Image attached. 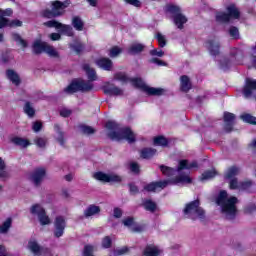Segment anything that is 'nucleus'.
<instances>
[{
    "mask_svg": "<svg viewBox=\"0 0 256 256\" xmlns=\"http://www.w3.org/2000/svg\"><path fill=\"white\" fill-rule=\"evenodd\" d=\"M197 168V162H189L187 160H180L177 170H174L171 167H167L165 165L160 166V171H162L163 175L166 177H172L170 180H163L159 182H151L144 186V191L148 193H157L159 191H163L165 187L168 185H182L191 183V177L187 174L189 169Z\"/></svg>",
    "mask_w": 256,
    "mask_h": 256,
    "instance_id": "nucleus-1",
    "label": "nucleus"
},
{
    "mask_svg": "<svg viewBox=\"0 0 256 256\" xmlns=\"http://www.w3.org/2000/svg\"><path fill=\"white\" fill-rule=\"evenodd\" d=\"M216 203L226 219H235V216L237 215V197L229 196L227 191L222 190L216 198Z\"/></svg>",
    "mask_w": 256,
    "mask_h": 256,
    "instance_id": "nucleus-2",
    "label": "nucleus"
},
{
    "mask_svg": "<svg viewBox=\"0 0 256 256\" xmlns=\"http://www.w3.org/2000/svg\"><path fill=\"white\" fill-rule=\"evenodd\" d=\"M115 81H120V83H132L133 87L141 89L147 95H155L157 97L164 95L165 89L155 88L146 85V83L141 78H128L127 74L123 72L116 73L114 75Z\"/></svg>",
    "mask_w": 256,
    "mask_h": 256,
    "instance_id": "nucleus-3",
    "label": "nucleus"
},
{
    "mask_svg": "<svg viewBox=\"0 0 256 256\" xmlns=\"http://www.w3.org/2000/svg\"><path fill=\"white\" fill-rule=\"evenodd\" d=\"M108 130V137L113 141H123L125 139L128 143H135V133L130 128H121L115 121H108L106 123Z\"/></svg>",
    "mask_w": 256,
    "mask_h": 256,
    "instance_id": "nucleus-4",
    "label": "nucleus"
},
{
    "mask_svg": "<svg viewBox=\"0 0 256 256\" xmlns=\"http://www.w3.org/2000/svg\"><path fill=\"white\" fill-rule=\"evenodd\" d=\"M239 173H241V170L237 168V166H232L226 171L225 177L230 181V189H238V191H247V189H249V187L253 185V182H238L237 179H235V177H237Z\"/></svg>",
    "mask_w": 256,
    "mask_h": 256,
    "instance_id": "nucleus-5",
    "label": "nucleus"
},
{
    "mask_svg": "<svg viewBox=\"0 0 256 256\" xmlns=\"http://www.w3.org/2000/svg\"><path fill=\"white\" fill-rule=\"evenodd\" d=\"M183 213L186 219H192V221H196V219L203 221V219H205V210L201 208V202H199V200L187 203L184 207Z\"/></svg>",
    "mask_w": 256,
    "mask_h": 256,
    "instance_id": "nucleus-6",
    "label": "nucleus"
},
{
    "mask_svg": "<svg viewBox=\"0 0 256 256\" xmlns=\"http://www.w3.org/2000/svg\"><path fill=\"white\" fill-rule=\"evenodd\" d=\"M243 61V51L234 48L230 51L229 58H221L219 61V67L222 71H229L233 65H241Z\"/></svg>",
    "mask_w": 256,
    "mask_h": 256,
    "instance_id": "nucleus-7",
    "label": "nucleus"
},
{
    "mask_svg": "<svg viewBox=\"0 0 256 256\" xmlns=\"http://www.w3.org/2000/svg\"><path fill=\"white\" fill-rule=\"evenodd\" d=\"M70 1L66 0L65 2L55 1L51 3V10L46 9L42 11V17L47 19H53V17H59L65 13V9L69 7Z\"/></svg>",
    "mask_w": 256,
    "mask_h": 256,
    "instance_id": "nucleus-8",
    "label": "nucleus"
},
{
    "mask_svg": "<svg viewBox=\"0 0 256 256\" xmlns=\"http://www.w3.org/2000/svg\"><path fill=\"white\" fill-rule=\"evenodd\" d=\"M226 10L228 12H217L216 13V21L217 23H229L231 19H239L241 12L239 11V8L235 4H230L226 7Z\"/></svg>",
    "mask_w": 256,
    "mask_h": 256,
    "instance_id": "nucleus-9",
    "label": "nucleus"
},
{
    "mask_svg": "<svg viewBox=\"0 0 256 256\" xmlns=\"http://www.w3.org/2000/svg\"><path fill=\"white\" fill-rule=\"evenodd\" d=\"M33 49L34 53H46L48 57H53L54 59L59 57V52L55 47L46 42H41V40H36L34 42Z\"/></svg>",
    "mask_w": 256,
    "mask_h": 256,
    "instance_id": "nucleus-10",
    "label": "nucleus"
},
{
    "mask_svg": "<svg viewBox=\"0 0 256 256\" xmlns=\"http://www.w3.org/2000/svg\"><path fill=\"white\" fill-rule=\"evenodd\" d=\"M11 15H13V10H11V8L6 10L0 9V29H3V27H21V25H23L21 20L9 21V19L5 18L11 17Z\"/></svg>",
    "mask_w": 256,
    "mask_h": 256,
    "instance_id": "nucleus-11",
    "label": "nucleus"
},
{
    "mask_svg": "<svg viewBox=\"0 0 256 256\" xmlns=\"http://www.w3.org/2000/svg\"><path fill=\"white\" fill-rule=\"evenodd\" d=\"M93 84L85 82L84 80H75L67 88L64 89L65 93L72 94L76 91H91Z\"/></svg>",
    "mask_w": 256,
    "mask_h": 256,
    "instance_id": "nucleus-12",
    "label": "nucleus"
},
{
    "mask_svg": "<svg viewBox=\"0 0 256 256\" xmlns=\"http://www.w3.org/2000/svg\"><path fill=\"white\" fill-rule=\"evenodd\" d=\"M166 11L168 13H172L174 15V23L178 29H183V25L187 23V17L185 15L181 14V8L179 6L175 5H168L166 6Z\"/></svg>",
    "mask_w": 256,
    "mask_h": 256,
    "instance_id": "nucleus-13",
    "label": "nucleus"
},
{
    "mask_svg": "<svg viewBox=\"0 0 256 256\" xmlns=\"http://www.w3.org/2000/svg\"><path fill=\"white\" fill-rule=\"evenodd\" d=\"M30 213L35 217H38L41 225L51 224V219L45 213V208H43V206H41L40 204H34L30 208Z\"/></svg>",
    "mask_w": 256,
    "mask_h": 256,
    "instance_id": "nucleus-14",
    "label": "nucleus"
},
{
    "mask_svg": "<svg viewBox=\"0 0 256 256\" xmlns=\"http://www.w3.org/2000/svg\"><path fill=\"white\" fill-rule=\"evenodd\" d=\"M46 27L54 28L67 35V37H73V27L70 25L62 24L61 22H57L55 20H50L44 23Z\"/></svg>",
    "mask_w": 256,
    "mask_h": 256,
    "instance_id": "nucleus-15",
    "label": "nucleus"
},
{
    "mask_svg": "<svg viewBox=\"0 0 256 256\" xmlns=\"http://www.w3.org/2000/svg\"><path fill=\"white\" fill-rule=\"evenodd\" d=\"M94 179L97 181H102V183H119L121 182V176L115 173H103V172H96L93 175Z\"/></svg>",
    "mask_w": 256,
    "mask_h": 256,
    "instance_id": "nucleus-16",
    "label": "nucleus"
},
{
    "mask_svg": "<svg viewBox=\"0 0 256 256\" xmlns=\"http://www.w3.org/2000/svg\"><path fill=\"white\" fill-rule=\"evenodd\" d=\"M28 249L34 256H51V250L39 246V243L35 240H30L28 242Z\"/></svg>",
    "mask_w": 256,
    "mask_h": 256,
    "instance_id": "nucleus-17",
    "label": "nucleus"
},
{
    "mask_svg": "<svg viewBox=\"0 0 256 256\" xmlns=\"http://www.w3.org/2000/svg\"><path fill=\"white\" fill-rule=\"evenodd\" d=\"M65 227H67V222H65V218L63 216H58L54 221V235L56 237H63V233H65Z\"/></svg>",
    "mask_w": 256,
    "mask_h": 256,
    "instance_id": "nucleus-18",
    "label": "nucleus"
},
{
    "mask_svg": "<svg viewBox=\"0 0 256 256\" xmlns=\"http://www.w3.org/2000/svg\"><path fill=\"white\" fill-rule=\"evenodd\" d=\"M45 175H47V171L45 168H37L30 175V181L36 186L41 185L43 183V179H45Z\"/></svg>",
    "mask_w": 256,
    "mask_h": 256,
    "instance_id": "nucleus-19",
    "label": "nucleus"
},
{
    "mask_svg": "<svg viewBox=\"0 0 256 256\" xmlns=\"http://www.w3.org/2000/svg\"><path fill=\"white\" fill-rule=\"evenodd\" d=\"M253 91H256V79L247 78L242 93L246 99H249L253 95Z\"/></svg>",
    "mask_w": 256,
    "mask_h": 256,
    "instance_id": "nucleus-20",
    "label": "nucleus"
},
{
    "mask_svg": "<svg viewBox=\"0 0 256 256\" xmlns=\"http://www.w3.org/2000/svg\"><path fill=\"white\" fill-rule=\"evenodd\" d=\"M103 91L106 95H112V96L123 95V90L121 88H119L109 82H106L103 85Z\"/></svg>",
    "mask_w": 256,
    "mask_h": 256,
    "instance_id": "nucleus-21",
    "label": "nucleus"
},
{
    "mask_svg": "<svg viewBox=\"0 0 256 256\" xmlns=\"http://www.w3.org/2000/svg\"><path fill=\"white\" fill-rule=\"evenodd\" d=\"M124 227H128L133 233H139L143 231V227L135 223L132 217H128L122 221Z\"/></svg>",
    "mask_w": 256,
    "mask_h": 256,
    "instance_id": "nucleus-22",
    "label": "nucleus"
},
{
    "mask_svg": "<svg viewBox=\"0 0 256 256\" xmlns=\"http://www.w3.org/2000/svg\"><path fill=\"white\" fill-rule=\"evenodd\" d=\"M206 48L208 49L210 55L216 57V55L219 53V40L216 38L209 40L206 42Z\"/></svg>",
    "mask_w": 256,
    "mask_h": 256,
    "instance_id": "nucleus-23",
    "label": "nucleus"
},
{
    "mask_svg": "<svg viewBox=\"0 0 256 256\" xmlns=\"http://www.w3.org/2000/svg\"><path fill=\"white\" fill-rule=\"evenodd\" d=\"M96 65L104 71H111L113 69V62L109 58H100L96 61Z\"/></svg>",
    "mask_w": 256,
    "mask_h": 256,
    "instance_id": "nucleus-24",
    "label": "nucleus"
},
{
    "mask_svg": "<svg viewBox=\"0 0 256 256\" xmlns=\"http://www.w3.org/2000/svg\"><path fill=\"white\" fill-rule=\"evenodd\" d=\"M12 225H13V218H11V217L6 218L0 224V233L2 235H6V233H9V229H11Z\"/></svg>",
    "mask_w": 256,
    "mask_h": 256,
    "instance_id": "nucleus-25",
    "label": "nucleus"
},
{
    "mask_svg": "<svg viewBox=\"0 0 256 256\" xmlns=\"http://www.w3.org/2000/svg\"><path fill=\"white\" fill-rule=\"evenodd\" d=\"M6 77L13 83V85H19L21 83V78L19 77V74L15 72L14 70H7L6 71Z\"/></svg>",
    "mask_w": 256,
    "mask_h": 256,
    "instance_id": "nucleus-26",
    "label": "nucleus"
},
{
    "mask_svg": "<svg viewBox=\"0 0 256 256\" xmlns=\"http://www.w3.org/2000/svg\"><path fill=\"white\" fill-rule=\"evenodd\" d=\"M162 251L159 249V247L155 245H149L144 250L145 256H159L161 255Z\"/></svg>",
    "mask_w": 256,
    "mask_h": 256,
    "instance_id": "nucleus-27",
    "label": "nucleus"
},
{
    "mask_svg": "<svg viewBox=\"0 0 256 256\" xmlns=\"http://www.w3.org/2000/svg\"><path fill=\"white\" fill-rule=\"evenodd\" d=\"M145 49V45L141 43H132L128 48L129 55H137L138 53H141Z\"/></svg>",
    "mask_w": 256,
    "mask_h": 256,
    "instance_id": "nucleus-28",
    "label": "nucleus"
},
{
    "mask_svg": "<svg viewBox=\"0 0 256 256\" xmlns=\"http://www.w3.org/2000/svg\"><path fill=\"white\" fill-rule=\"evenodd\" d=\"M101 213V208L96 205H90L84 211L85 217H93L95 215H99Z\"/></svg>",
    "mask_w": 256,
    "mask_h": 256,
    "instance_id": "nucleus-29",
    "label": "nucleus"
},
{
    "mask_svg": "<svg viewBox=\"0 0 256 256\" xmlns=\"http://www.w3.org/2000/svg\"><path fill=\"white\" fill-rule=\"evenodd\" d=\"M180 87H181V91H184V93H187V91L191 89V80L185 75L181 76Z\"/></svg>",
    "mask_w": 256,
    "mask_h": 256,
    "instance_id": "nucleus-30",
    "label": "nucleus"
},
{
    "mask_svg": "<svg viewBox=\"0 0 256 256\" xmlns=\"http://www.w3.org/2000/svg\"><path fill=\"white\" fill-rule=\"evenodd\" d=\"M83 69L86 72V75L90 81L97 80V73L95 72V69L91 68L89 64H84Z\"/></svg>",
    "mask_w": 256,
    "mask_h": 256,
    "instance_id": "nucleus-31",
    "label": "nucleus"
},
{
    "mask_svg": "<svg viewBox=\"0 0 256 256\" xmlns=\"http://www.w3.org/2000/svg\"><path fill=\"white\" fill-rule=\"evenodd\" d=\"M9 177H11V175L9 174V171L5 169V162L0 158V180L7 181Z\"/></svg>",
    "mask_w": 256,
    "mask_h": 256,
    "instance_id": "nucleus-32",
    "label": "nucleus"
},
{
    "mask_svg": "<svg viewBox=\"0 0 256 256\" xmlns=\"http://www.w3.org/2000/svg\"><path fill=\"white\" fill-rule=\"evenodd\" d=\"M54 129L56 131V141L62 146L65 145V135L61 131V128H59V125H55Z\"/></svg>",
    "mask_w": 256,
    "mask_h": 256,
    "instance_id": "nucleus-33",
    "label": "nucleus"
},
{
    "mask_svg": "<svg viewBox=\"0 0 256 256\" xmlns=\"http://www.w3.org/2000/svg\"><path fill=\"white\" fill-rule=\"evenodd\" d=\"M153 143L156 147H167L169 141L163 136L155 137Z\"/></svg>",
    "mask_w": 256,
    "mask_h": 256,
    "instance_id": "nucleus-34",
    "label": "nucleus"
},
{
    "mask_svg": "<svg viewBox=\"0 0 256 256\" xmlns=\"http://www.w3.org/2000/svg\"><path fill=\"white\" fill-rule=\"evenodd\" d=\"M12 143H14V145H18L19 147H29V145H31L29 140L20 137H14L12 139Z\"/></svg>",
    "mask_w": 256,
    "mask_h": 256,
    "instance_id": "nucleus-35",
    "label": "nucleus"
},
{
    "mask_svg": "<svg viewBox=\"0 0 256 256\" xmlns=\"http://www.w3.org/2000/svg\"><path fill=\"white\" fill-rule=\"evenodd\" d=\"M215 175H217V172L215 171V169L207 170L201 175L200 181H209V179H213Z\"/></svg>",
    "mask_w": 256,
    "mask_h": 256,
    "instance_id": "nucleus-36",
    "label": "nucleus"
},
{
    "mask_svg": "<svg viewBox=\"0 0 256 256\" xmlns=\"http://www.w3.org/2000/svg\"><path fill=\"white\" fill-rule=\"evenodd\" d=\"M155 153H157V150L152 149V148H144L141 151V157L143 159H151V157H153V155H155Z\"/></svg>",
    "mask_w": 256,
    "mask_h": 256,
    "instance_id": "nucleus-37",
    "label": "nucleus"
},
{
    "mask_svg": "<svg viewBox=\"0 0 256 256\" xmlns=\"http://www.w3.org/2000/svg\"><path fill=\"white\" fill-rule=\"evenodd\" d=\"M143 206L146 211H150V213H155V211H157V204L151 200L144 201Z\"/></svg>",
    "mask_w": 256,
    "mask_h": 256,
    "instance_id": "nucleus-38",
    "label": "nucleus"
},
{
    "mask_svg": "<svg viewBox=\"0 0 256 256\" xmlns=\"http://www.w3.org/2000/svg\"><path fill=\"white\" fill-rule=\"evenodd\" d=\"M240 119L244 121V123H250V125H256V117L251 114H242Z\"/></svg>",
    "mask_w": 256,
    "mask_h": 256,
    "instance_id": "nucleus-39",
    "label": "nucleus"
},
{
    "mask_svg": "<svg viewBox=\"0 0 256 256\" xmlns=\"http://www.w3.org/2000/svg\"><path fill=\"white\" fill-rule=\"evenodd\" d=\"M72 25L74 27V29H76V31H83V20H81V18L79 17H74L72 19Z\"/></svg>",
    "mask_w": 256,
    "mask_h": 256,
    "instance_id": "nucleus-40",
    "label": "nucleus"
},
{
    "mask_svg": "<svg viewBox=\"0 0 256 256\" xmlns=\"http://www.w3.org/2000/svg\"><path fill=\"white\" fill-rule=\"evenodd\" d=\"M233 121H235V114L225 112L224 113V123L227 125H233Z\"/></svg>",
    "mask_w": 256,
    "mask_h": 256,
    "instance_id": "nucleus-41",
    "label": "nucleus"
},
{
    "mask_svg": "<svg viewBox=\"0 0 256 256\" xmlns=\"http://www.w3.org/2000/svg\"><path fill=\"white\" fill-rule=\"evenodd\" d=\"M24 113H26L28 117H33V115H35V109H33L29 102H26L24 105Z\"/></svg>",
    "mask_w": 256,
    "mask_h": 256,
    "instance_id": "nucleus-42",
    "label": "nucleus"
},
{
    "mask_svg": "<svg viewBox=\"0 0 256 256\" xmlns=\"http://www.w3.org/2000/svg\"><path fill=\"white\" fill-rule=\"evenodd\" d=\"M156 39L158 41L159 47H165V45H167V38L165 37V35L158 32L156 34Z\"/></svg>",
    "mask_w": 256,
    "mask_h": 256,
    "instance_id": "nucleus-43",
    "label": "nucleus"
},
{
    "mask_svg": "<svg viewBox=\"0 0 256 256\" xmlns=\"http://www.w3.org/2000/svg\"><path fill=\"white\" fill-rule=\"evenodd\" d=\"M35 145H37V147H40L41 149H43V147H45L47 145V138L45 137H37L34 140Z\"/></svg>",
    "mask_w": 256,
    "mask_h": 256,
    "instance_id": "nucleus-44",
    "label": "nucleus"
},
{
    "mask_svg": "<svg viewBox=\"0 0 256 256\" xmlns=\"http://www.w3.org/2000/svg\"><path fill=\"white\" fill-rule=\"evenodd\" d=\"M12 38L16 43H18L21 47L25 48L27 47V42L19 36V34H12Z\"/></svg>",
    "mask_w": 256,
    "mask_h": 256,
    "instance_id": "nucleus-45",
    "label": "nucleus"
},
{
    "mask_svg": "<svg viewBox=\"0 0 256 256\" xmlns=\"http://www.w3.org/2000/svg\"><path fill=\"white\" fill-rule=\"evenodd\" d=\"M123 50L117 46H114L109 51V56L112 58L117 57Z\"/></svg>",
    "mask_w": 256,
    "mask_h": 256,
    "instance_id": "nucleus-46",
    "label": "nucleus"
},
{
    "mask_svg": "<svg viewBox=\"0 0 256 256\" xmlns=\"http://www.w3.org/2000/svg\"><path fill=\"white\" fill-rule=\"evenodd\" d=\"M125 253H129V248L127 246L114 250V256L125 255Z\"/></svg>",
    "mask_w": 256,
    "mask_h": 256,
    "instance_id": "nucleus-47",
    "label": "nucleus"
},
{
    "mask_svg": "<svg viewBox=\"0 0 256 256\" xmlns=\"http://www.w3.org/2000/svg\"><path fill=\"white\" fill-rule=\"evenodd\" d=\"M111 243H112L111 237H109V236L104 237L102 239L103 249H109L111 247Z\"/></svg>",
    "mask_w": 256,
    "mask_h": 256,
    "instance_id": "nucleus-48",
    "label": "nucleus"
},
{
    "mask_svg": "<svg viewBox=\"0 0 256 256\" xmlns=\"http://www.w3.org/2000/svg\"><path fill=\"white\" fill-rule=\"evenodd\" d=\"M70 47L76 52V53H81L83 51L84 46L81 44V42H75L74 44H71Z\"/></svg>",
    "mask_w": 256,
    "mask_h": 256,
    "instance_id": "nucleus-49",
    "label": "nucleus"
},
{
    "mask_svg": "<svg viewBox=\"0 0 256 256\" xmlns=\"http://www.w3.org/2000/svg\"><path fill=\"white\" fill-rule=\"evenodd\" d=\"M229 35L232 39H239V29L237 27H231L229 29Z\"/></svg>",
    "mask_w": 256,
    "mask_h": 256,
    "instance_id": "nucleus-50",
    "label": "nucleus"
},
{
    "mask_svg": "<svg viewBox=\"0 0 256 256\" xmlns=\"http://www.w3.org/2000/svg\"><path fill=\"white\" fill-rule=\"evenodd\" d=\"M81 131L84 135H93V133H95V129L90 126H81Z\"/></svg>",
    "mask_w": 256,
    "mask_h": 256,
    "instance_id": "nucleus-51",
    "label": "nucleus"
},
{
    "mask_svg": "<svg viewBox=\"0 0 256 256\" xmlns=\"http://www.w3.org/2000/svg\"><path fill=\"white\" fill-rule=\"evenodd\" d=\"M150 55H152V57H163V55H165V52H163V50L161 49H153L150 50Z\"/></svg>",
    "mask_w": 256,
    "mask_h": 256,
    "instance_id": "nucleus-52",
    "label": "nucleus"
},
{
    "mask_svg": "<svg viewBox=\"0 0 256 256\" xmlns=\"http://www.w3.org/2000/svg\"><path fill=\"white\" fill-rule=\"evenodd\" d=\"M42 127H43V124L41 122L37 121V122L33 123L32 129L35 133H39V131H41Z\"/></svg>",
    "mask_w": 256,
    "mask_h": 256,
    "instance_id": "nucleus-53",
    "label": "nucleus"
},
{
    "mask_svg": "<svg viewBox=\"0 0 256 256\" xmlns=\"http://www.w3.org/2000/svg\"><path fill=\"white\" fill-rule=\"evenodd\" d=\"M129 167L132 173H139V164H137V162H131Z\"/></svg>",
    "mask_w": 256,
    "mask_h": 256,
    "instance_id": "nucleus-54",
    "label": "nucleus"
},
{
    "mask_svg": "<svg viewBox=\"0 0 256 256\" xmlns=\"http://www.w3.org/2000/svg\"><path fill=\"white\" fill-rule=\"evenodd\" d=\"M83 255L84 256H93V246H85Z\"/></svg>",
    "mask_w": 256,
    "mask_h": 256,
    "instance_id": "nucleus-55",
    "label": "nucleus"
},
{
    "mask_svg": "<svg viewBox=\"0 0 256 256\" xmlns=\"http://www.w3.org/2000/svg\"><path fill=\"white\" fill-rule=\"evenodd\" d=\"M128 5H133L134 7H141V2L139 0H124Z\"/></svg>",
    "mask_w": 256,
    "mask_h": 256,
    "instance_id": "nucleus-56",
    "label": "nucleus"
},
{
    "mask_svg": "<svg viewBox=\"0 0 256 256\" xmlns=\"http://www.w3.org/2000/svg\"><path fill=\"white\" fill-rule=\"evenodd\" d=\"M49 38L51 39V41H60L61 40V34H59V33H51L49 35Z\"/></svg>",
    "mask_w": 256,
    "mask_h": 256,
    "instance_id": "nucleus-57",
    "label": "nucleus"
},
{
    "mask_svg": "<svg viewBox=\"0 0 256 256\" xmlns=\"http://www.w3.org/2000/svg\"><path fill=\"white\" fill-rule=\"evenodd\" d=\"M256 212V207L254 204L247 206L245 208V213H248L249 215H251V213H255Z\"/></svg>",
    "mask_w": 256,
    "mask_h": 256,
    "instance_id": "nucleus-58",
    "label": "nucleus"
},
{
    "mask_svg": "<svg viewBox=\"0 0 256 256\" xmlns=\"http://www.w3.org/2000/svg\"><path fill=\"white\" fill-rule=\"evenodd\" d=\"M151 63H155L156 65H159L160 67H165V65H167V63H165L162 60L157 59V58H153L151 60Z\"/></svg>",
    "mask_w": 256,
    "mask_h": 256,
    "instance_id": "nucleus-59",
    "label": "nucleus"
},
{
    "mask_svg": "<svg viewBox=\"0 0 256 256\" xmlns=\"http://www.w3.org/2000/svg\"><path fill=\"white\" fill-rule=\"evenodd\" d=\"M60 115L61 117H69V115H71V110L63 108L62 110H60Z\"/></svg>",
    "mask_w": 256,
    "mask_h": 256,
    "instance_id": "nucleus-60",
    "label": "nucleus"
},
{
    "mask_svg": "<svg viewBox=\"0 0 256 256\" xmlns=\"http://www.w3.org/2000/svg\"><path fill=\"white\" fill-rule=\"evenodd\" d=\"M122 215H123V211L121 209H119V208L114 209V217L116 219H120V217H122Z\"/></svg>",
    "mask_w": 256,
    "mask_h": 256,
    "instance_id": "nucleus-61",
    "label": "nucleus"
},
{
    "mask_svg": "<svg viewBox=\"0 0 256 256\" xmlns=\"http://www.w3.org/2000/svg\"><path fill=\"white\" fill-rule=\"evenodd\" d=\"M129 187H130V193H132V195L139 193V188H137L135 184H130Z\"/></svg>",
    "mask_w": 256,
    "mask_h": 256,
    "instance_id": "nucleus-62",
    "label": "nucleus"
},
{
    "mask_svg": "<svg viewBox=\"0 0 256 256\" xmlns=\"http://www.w3.org/2000/svg\"><path fill=\"white\" fill-rule=\"evenodd\" d=\"M0 256H9L7 253V249H5V246H0Z\"/></svg>",
    "mask_w": 256,
    "mask_h": 256,
    "instance_id": "nucleus-63",
    "label": "nucleus"
},
{
    "mask_svg": "<svg viewBox=\"0 0 256 256\" xmlns=\"http://www.w3.org/2000/svg\"><path fill=\"white\" fill-rule=\"evenodd\" d=\"M87 2L89 3V5H91V7L97 6V0H87Z\"/></svg>",
    "mask_w": 256,
    "mask_h": 256,
    "instance_id": "nucleus-64",
    "label": "nucleus"
}]
</instances>
